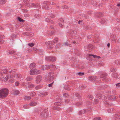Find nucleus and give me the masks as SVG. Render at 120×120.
<instances>
[{
	"mask_svg": "<svg viewBox=\"0 0 120 120\" xmlns=\"http://www.w3.org/2000/svg\"><path fill=\"white\" fill-rule=\"evenodd\" d=\"M92 56H93L94 58H96L97 59H99L100 58V56H98L94 55H92Z\"/></svg>",
	"mask_w": 120,
	"mask_h": 120,
	"instance_id": "obj_27",
	"label": "nucleus"
},
{
	"mask_svg": "<svg viewBox=\"0 0 120 120\" xmlns=\"http://www.w3.org/2000/svg\"><path fill=\"white\" fill-rule=\"evenodd\" d=\"M8 94V90L7 88L2 89L0 90V98H3L6 97Z\"/></svg>",
	"mask_w": 120,
	"mask_h": 120,
	"instance_id": "obj_1",
	"label": "nucleus"
},
{
	"mask_svg": "<svg viewBox=\"0 0 120 120\" xmlns=\"http://www.w3.org/2000/svg\"><path fill=\"white\" fill-rule=\"evenodd\" d=\"M35 74H39L40 73V71L39 70L37 69H35Z\"/></svg>",
	"mask_w": 120,
	"mask_h": 120,
	"instance_id": "obj_23",
	"label": "nucleus"
},
{
	"mask_svg": "<svg viewBox=\"0 0 120 120\" xmlns=\"http://www.w3.org/2000/svg\"><path fill=\"white\" fill-rule=\"evenodd\" d=\"M19 90H13L12 92V94L14 95H15L18 94L19 93Z\"/></svg>",
	"mask_w": 120,
	"mask_h": 120,
	"instance_id": "obj_10",
	"label": "nucleus"
},
{
	"mask_svg": "<svg viewBox=\"0 0 120 120\" xmlns=\"http://www.w3.org/2000/svg\"><path fill=\"white\" fill-rule=\"evenodd\" d=\"M13 71V70H12L11 71H11H9L8 70H7L6 69H3V72L4 73H7V71H9L10 73H11V72L13 73V72H14V71Z\"/></svg>",
	"mask_w": 120,
	"mask_h": 120,
	"instance_id": "obj_21",
	"label": "nucleus"
},
{
	"mask_svg": "<svg viewBox=\"0 0 120 120\" xmlns=\"http://www.w3.org/2000/svg\"><path fill=\"white\" fill-rule=\"evenodd\" d=\"M23 2L26 3H28L29 2V0H23Z\"/></svg>",
	"mask_w": 120,
	"mask_h": 120,
	"instance_id": "obj_45",
	"label": "nucleus"
},
{
	"mask_svg": "<svg viewBox=\"0 0 120 120\" xmlns=\"http://www.w3.org/2000/svg\"><path fill=\"white\" fill-rule=\"evenodd\" d=\"M34 86L32 84H31L30 85H28V87H32Z\"/></svg>",
	"mask_w": 120,
	"mask_h": 120,
	"instance_id": "obj_48",
	"label": "nucleus"
},
{
	"mask_svg": "<svg viewBox=\"0 0 120 120\" xmlns=\"http://www.w3.org/2000/svg\"><path fill=\"white\" fill-rule=\"evenodd\" d=\"M117 6L120 7V3H118L117 5Z\"/></svg>",
	"mask_w": 120,
	"mask_h": 120,
	"instance_id": "obj_61",
	"label": "nucleus"
},
{
	"mask_svg": "<svg viewBox=\"0 0 120 120\" xmlns=\"http://www.w3.org/2000/svg\"><path fill=\"white\" fill-rule=\"evenodd\" d=\"M99 15L98 16V17H101L102 16L101 13H99Z\"/></svg>",
	"mask_w": 120,
	"mask_h": 120,
	"instance_id": "obj_56",
	"label": "nucleus"
},
{
	"mask_svg": "<svg viewBox=\"0 0 120 120\" xmlns=\"http://www.w3.org/2000/svg\"><path fill=\"white\" fill-rule=\"evenodd\" d=\"M91 38V35H88L87 36V38L89 39H90V38Z\"/></svg>",
	"mask_w": 120,
	"mask_h": 120,
	"instance_id": "obj_54",
	"label": "nucleus"
},
{
	"mask_svg": "<svg viewBox=\"0 0 120 120\" xmlns=\"http://www.w3.org/2000/svg\"><path fill=\"white\" fill-rule=\"evenodd\" d=\"M19 82H16L15 83V85L16 86H17L19 85Z\"/></svg>",
	"mask_w": 120,
	"mask_h": 120,
	"instance_id": "obj_46",
	"label": "nucleus"
},
{
	"mask_svg": "<svg viewBox=\"0 0 120 120\" xmlns=\"http://www.w3.org/2000/svg\"><path fill=\"white\" fill-rule=\"evenodd\" d=\"M110 70L112 72H114L116 71V69H114L113 68H111Z\"/></svg>",
	"mask_w": 120,
	"mask_h": 120,
	"instance_id": "obj_32",
	"label": "nucleus"
},
{
	"mask_svg": "<svg viewBox=\"0 0 120 120\" xmlns=\"http://www.w3.org/2000/svg\"><path fill=\"white\" fill-rule=\"evenodd\" d=\"M37 103L34 102H32L30 104V105L31 106H34L36 105Z\"/></svg>",
	"mask_w": 120,
	"mask_h": 120,
	"instance_id": "obj_20",
	"label": "nucleus"
},
{
	"mask_svg": "<svg viewBox=\"0 0 120 120\" xmlns=\"http://www.w3.org/2000/svg\"><path fill=\"white\" fill-rule=\"evenodd\" d=\"M68 96V94L67 93H65L64 94V96L65 97H67Z\"/></svg>",
	"mask_w": 120,
	"mask_h": 120,
	"instance_id": "obj_40",
	"label": "nucleus"
},
{
	"mask_svg": "<svg viewBox=\"0 0 120 120\" xmlns=\"http://www.w3.org/2000/svg\"><path fill=\"white\" fill-rule=\"evenodd\" d=\"M55 105L57 106H60L61 105V104L59 102H56L54 103Z\"/></svg>",
	"mask_w": 120,
	"mask_h": 120,
	"instance_id": "obj_24",
	"label": "nucleus"
},
{
	"mask_svg": "<svg viewBox=\"0 0 120 120\" xmlns=\"http://www.w3.org/2000/svg\"><path fill=\"white\" fill-rule=\"evenodd\" d=\"M29 5L31 6V7H40V6L39 5H37V6L36 5H35L33 3H32L31 4H29Z\"/></svg>",
	"mask_w": 120,
	"mask_h": 120,
	"instance_id": "obj_16",
	"label": "nucleus"
},
{
	"mask_svg": "<svg viewBox=\"0 0 120 120\" xmlns=\"http://www.w3.org/2000/svg\"><path fill=\"white\" fill-rule=\"evenodd\" d=\"M47 45H53L54 44V43H52L51 41H48L45 43Z\"/></svg>",
	"mask_w": 120,
	"mask_h": 120,
	"instance_id": "obj_22",
	"label": "nucleus"
},
{
	"mask_svg": "<svg viewBox=\"0 0 120 120\" xmlns=\"http://www.w3.org/2000/svg\"><path fill=\"white\" fill-rule=\"evenodd\" d=\"M24 108L27 109L29 108V105H24L23 106Z\"/></svg>",
	"mask_w": 120,
	"mask_h": 120,
	"instance_id": "obj_28",
	"label": "nucleus"
},
{
	"mask_svg": "<svg viewBox=\"0 0 120 120\" xmlns=\"http://www.w3.org/2000/svg\"><path fill=\"white\" fill-rule=\"evenodd\" d=\"M65 89L66 90H70V88L69 87H68L67 88H65Z\"/></svg>",
	"mask_w": 120,
	"mask_h": 120,
	"instance_id": "obj_57",
	"label": "nucleus"
},
{
	"mask_svg": "<svg viewBox=\"0 0 120 120\" xmlns=\"http://www.w3.org/2000/svg\"><path fill=\"white\" fill-rule=\"evenodd\" d=\"M86 87V86H85L83 87V88H82V86H81L80 87V88L81 89H82Z\"/></svg>",
	"mask_w": 120,
	"mask_h": 120,
	"instance_id": "obj_53",
	"label": "nucleus"
},
{
	"mask_svg": "<svg viewBox=\"0 0 120 120\" xmlns=\"http://www.w3.org/2000/svg\"><path fill=\"white\" fill-rule=\"evenodd\" d=\"M9 77L10 78H12L11 76H10V75H6V76L2 77L1 79V80L6 82L7 81L8 79H9Z\"/></svg>",
	"mask_w": 120,
	"mask_h": 120,
	"instance_id": "obj_4",
	"label": "nucleus"
},
{
	"mask_svg": "<svg viewBox=\"0 0 120 120\" xmlns=\"http://www.w3.org/2000/svg\"><path fill=\"white\" fill-rule=\"evenodd\" d=\"M116 40V38L115 36V35L113 34L112 35L111 40L112 43H115Z\"/></svg>",
	"mask_w": 120,
	"mask_h": 120,
	"instance_id": "obj_7",
	"label": "nucleus"
},
{
	"mask_svg": "<svg viewBox=\"0 0 120 120\" xmlns=\"http://www.w3.org/2000/svg\"><path fill=\"white\" fill-rule=\"evenodd\" d=\"M4 42V41L3 40H0V44H1Z\"/></svg>",
	"mask_w": 120,
	"mask_h": 120,
	"instance_id": "obj_52",
	"label": "nucleus"
},
{
	"mask_svg": "<svg viewBox=\"0 0 120 120\" xmlns=\"http://www.w3.org/2000/svg\"><path fill=\"white\" fill-rule=\"evenodd\" d=\"M99 65L100 66H102L103 65V64L102 63H100L99 64Z\"/></svg>",
	"mask_w": 120,
	"mask_h": 120,
	"instance_id": "obj_60",
	"label": "nucleus"
},
{
	"mask_svg": "<svg viewBox=\"0 0 120 120\" xmlns=\"http://www.w3.org/2000/svg\"><path fill=\"white\" fill-rule=\"evenodd\" d=\"M116 86H120V83H118L116 84Z\"/></svg>",
	"mask_w": 120,
	"mask_h": 120,
	"instance_id": "obj_51",
	"label": "nucleus"
},
{
	"mask_svg": "<svg viewBox=\"0 0 120 120\" xmlns=\"http://www.w3.org/2000/svg\"><path fill=\"white\" fill-rule=\"evenodd\" d=\"M53 82H53L52 83L50 84H49V87H52V84L53 83Z\"/></svg>",
	"mask_w": 120,
	"mask_h": 120,
	"instance_id": "obj_49",
	"label": "nucleus"
},
{
	"mask_svg": "<svg viewBox=\"0 0 120 120\" xmlns=\"http://www.w3.org/2000/svg\"><path fill=\"white\" fill-rule=\"evenodd\" d=\"M15 52L14 51H11V52H10L11 54H13Z\"/></svg>",
	"mask_w": 120,
	"mask_h": 120,
	"instance_id": "obj_58",
	"label": "nucleus"
},
{
	"mask_svg": "<svg viewBox=\"0 0 120 120\" xmlns=\"http://www.w3.org/2000/svg\"><path fill=\"white\" fill-rule=\"evenodd\" d=\"M36 65L34 63H33L30 64V68H34L36 67Z\"/></svg>",
	"mask_w": 120,
	"mask_h": 120,
	"instance_id": "obj_15",
	"label": "nucleus"
},
{
	"mask_svg": "<svg viewBox=\"0 0 120 120\" xmlns=\"http://www.w3.org/2000/svg\"><path fill=\"white\" fill-rule=\"evenodd\" d=\"M53 66L52 65H50V66H46V65H44L43 66H42V69H48L50 67H53Z\"/></svg>",
	"mask_w": 120,
	"mask_h": 120,
	"instance_id": "obj_8",
	"label": "nucleus"
},
{
	"mask_svg": "<svg viewBox=\"0 0 120 120\" xmlns=\"http://www.w3.org/2000/svg\"><path fill=\"white\" fill-rule=\"evenodd\" d=\"M10 76H11V77H12V78H10V77H9V79L10 80V81L12 83H13L14 82V80L13 79H14L15 77H14V76H13V75H10Z\"/></svg>",
	"mask_w": 120,
	"mask_h": 120,
	"instance_id": "obj_18",
	"label": "nucleus"
},
{
	"mask_svg": "<svg viewBox=\"0 0 120 120\" xmlns=\"http://www.w3.org/2000/svg\"><path fill=\"white\" fill-rule=\"evenodd\" d=\"M112 76L113 77L117 78L118 79H120V76L118 75L116 73H113L112 75Z\"/></svg>",
	"mask_w": 120,
	"mask_h": 120,
	"instance_id": "obj_9",
	"label": "nucleus"
},
{
	"mask_svg": "<svg viewBox=\"0 0 120 120\" xmlns=\"http://www.w3.org/2000/svg\"><path fill=\"white\" fill-rule=\"evenodd\" d=\"M82 104V103L81 102H78L76 103L77 105H81Z\"/></svg>",
	"mask_w": 120,
	"mask_h": 120,
	"instance_id": "obj_41",
	"label": "nucleus"
},
{
	"mask_svg": "<svg viewBox=\"0 0 120 120\" xmlns=\"http://www.w3.org/2000/svg\"><path fill=\"white\" fill-rule=\"evenodd\" d=\"M116 118L117 119H120V115H117L116 116Z\"/></svg>",
	"mask_w": 120,
	"mask_h": 120,
	"instance_id": "obj_50",
	"label": "nucleus"
},
{
	"mask_svg": "<svg viewBox=\"0 0 120 120\" xmlns=\"http://www.w3.org/2000/svg\"><path fill=\"white\" fill-rule=\"evenodd\" d=\"M35 69L33 70H31L30 71V74L31 75H33L35 74Z\"/></svg>",
	"mask_w": 120,
	"mask_h": 120,
	"instance_id": "obj_17",
	"label": "nucleus"
},
{
	"mask_svg": "<svg viewBox=\"0 0 120 120\" xmlns=\"http://www.w3.org/2000/svg\"><path fill=\"white\" fill-rule=\"evenodd\" d=\"M96 77L95 76H90L88 78V79L90 81H94L96 79Z\"/></svg>",
	"mask_w": 120,
	"mask_h": 120,
	"instance_id": "obj_11",
	"label": "nucleus"
},
{
	"mask_svg": "<svg viewBox=\"0 0 120 120\" xmlns=\"http://www.w3.org/2000/svg\"><path fill=\"white\" fill-rule=\"evenodd\" d=\"M54 58L53 60H52V62L55 61L56 60V58L54 56H47L45 57V59L46 60L48 61H51V58Z\"/></svg>",
	"mask_w": 120,
	"mask_h": 120,
	"instance_id": "obj_3",
	"label": "nucleus"
},
{
	"mask_svg": "<svg viewBox=\"0 0 120 120\" xmlns=\"http://www.w3.org/2000/svg\"><path fill=\"white\" fill-rule=\"evenodd\" d=\"M88 47L90 49H92L93 47V45H89V46Z\"/></svg>",
	"mask_w": 120,
	"mask_h": 120,
	"instance_id": "obj_44",
	"label": "nucleus"
},
{
	"mask_svg": "<svg viewBox=\"0 0 120 120\" xmlns=\"http://www.w3.org/2000/svg\"><path fill=\"white\" fill-rule=\"evenodd\" d=\"M106 22V20L104 19H101V23H105Z\"/></svg>",
	"mask_w": 120,
	"mask_h": 120,
	"instance_id": "obj_26",
	"label": "nucleus"
},
{
	"mask_svg": "<svg viewBox=\"0 0 120 120\" xmlns=\"http://www.w3.org/2000/svg\"><path fill=\"white\" fill-rule=\"evenodd\" d=\"M18 19L19 20V21L20 22H24V20L20 18H18Z\"/></svg>",
	"mask_w": 120,
	"mask_h": 120,
	"instance_id": "obj_30",
	"label": "nucleus"
},
{
	"mask_svg": "<svg viewBox=\"0 0 120 120\" xmlns=\"http://www.w3.org/2000/svg\"><path fill=\"white\" fill-rule=\"evenodd\" d=\"M44 113L41 114V116L43 117H47L48 116V114L47 113L46 114V112H44Z\"/></svg>",
	"mask_w": 120,
	"mask_h": 120,
	"instance_id": "obj_19",
	"label": "nucleus"
},
{
	"mask_svg": "<svg viewBox=\"0 0 120 120\" xmlns=\"http://www.w3.org/2000/svg\"><path fill=\"white\" fill-rule=\"evenodd\" d=\"M6 2V0H0V4H3Z\"/></svg>",
	"mask_w": 120,
	"mask_h": 120,
	"instance_id": "obj_25",
	"label": "nucleus"
},
{
	"mask_svg": "<svg viewBox=\"0 0 120 120\" xmlns=\"http://www.w3.org/2000/svg\"><path fill=\"white\" fill-rule=\"evenodd\" d=\"M42 79L41 76L40 75H38L36 77V82L37 84L41 82Z\"/></svg>",
	"mask_w": 120,
	"mask_h": 120,
	"instance_id": "obj_5",
	"label": "nucleus"
},
{
	"mask_svg": "<svg viewBox=\"0 0 120 120\" xmlns=\"http://www.w3.org/2000/svg\"><path fill=\"white\" fill-rule=\"evenodd\" d=\"M100 119L101 118L99 117H96L94 118V120H101Z\"/></svg>",
	"mask_w": 120,
	"mask_h": 120,
	"instance_id": "obj_36",
	"label": "nucleus"
},
{
	"mask_svg": "<svg viewBox=\"0 0 120 120\" xmlns=\"http://www.w3.org/2000/svg\"><path fill=\"white\" fill-rule=\"evenodd\" d=\"M110 43H108L107 45V46L108 47H109V46H110Z\"/></svg>",
	"mask_w": 120,
	"mask_h": 120,
	"instance_id": "obj_63",
	"label": "nucleus"
},
{
	"mask_svg": "<svg viewBox=\"0 0 120 120\" xmlns=\"http://www.w3.org/2000/svg\"><path fill=\"white\" fill-rule=\"evenodd\" d=\"M55 109L56 110H59L60 109V108L58 106H56L55 107Z\"/></svg>",
	"mask_w": 120,
	"mask_h": 120,
	"instance_id": "obj_33",
	"label": "nucleus"
},
{
	"mask_svg": "<svg viewBox=\"0 0 120 120\" xmlns=\"http://www.w3.org/2000/svg\"><path fill=\"white\" fill-rule=\"evenodd\" d=\"M27 84H26V83H23L22 85L24 86H27Z\"/></svg>",
	"mask_w": 120,
	"mask_h": 120,
	"instance_id": "obj_64",
	"label": "nucleus"
},
{
	"mask_svg": "<svg viewBox=\"0 0 120 120\" xmlns=\"http://www.w3.org/2000/svg\"><path fill=\"white\" fill-rule=\"evenodd\" d=\"M88 97L90 99H92L93 98L92 96L91 95H89L88 96Z\"/></svg>",
	"mask_w": 120,
	"mask_h": 120,
	"instance_id": "obj_35",
	"label": "nucleus"
},
{
	"mask_svg": "<svg viewBox=\"0 0 120 120\" xmlns=\"http://www.w3.org/2000/svg\"><path fill=\"white\" fill-rule=\"evenodd\" d=\"M107 98L109 100H115V96H112L109 95L108 96Z\"/></svg>",
	"mask_w": 120,
	"mask_h": 120,
	"instance_id": "obj_12",
	"label": "nucleus"
},
{
	"mask_svg": "<svg viewBox=\"0 0 120 120\" xmlns=\"http://www.w3.org/2000/svg\"><path fill=\"white\" fill-rule=\"evenodd\" d=\"M98 100L97 99H95L94 100V103L97 104L98 103Z\"/></svg>",
	"mask_w": 120,
	"mask_h": 120,
	"instance_id": "obj_39",
	"label": "nucleus"
},
{
	"mask_svg": "<svg viewBox=\"0 0 120 120\" xmlns=\"http://www.w3.org/2000/svg\"><path fill=\"white\" fill-rule=\"evenodd\" d=\"M75 96L77 98L79 99L80 97V95L78 94H75Z\"/></svg>",
	"mask_w": 120,
	"mask_h": 120,
	"instance_id": "obj_31",
	"label": "nucleus"
},
{
	"mask_svg": "<svg viewBox=\"0 0 120 120\" xmlns=\"http://www.w3.org/2000/svg\"><path fill=\"white\" fill-rule=\"evenodd\" d=\"M36 88L37 89H39L40 88L39 87V86H36Z\"/></svg>",
	"mask_w": 120,
	"mask_h": 120,
	"instance_id": "obj_59",
	"label": "nucleus"
},
{
	"mask_svg": "<svg viewBox=\"0 0 120 120\" xmlns=\"http://www.w3.org/2000/svg\"><path fill=\"white\" fill-rule=\"evenodd\" d=\"M58 38H55L54 39V43H55L56 42L58 41Z\"/></svg>",
	"mask_w": 120,
	"mask_h": 120,
	"instance_id": "obj_43",
	"label": "nucleus"
},
{
	"mask_svg": "<svg viewBox=\"0 0 120 120\" xmlns=\"http://www.w3.org/2000/svg\"><path fill=\"white\" fill-rule=\"evenodd\" d=\"M115 63L116 64H117L118 65H120V61L119 60L116 61Z\"/></svg>",
	"mask_w": 120,
	"mask_h": 120,
	"instance_id": "obj_38",
	"label": "nucleus"
},
{
	"mask_svg": "<svg viewBox=\"0 0 120 120\" xmlns=\"http://www.w3.org/2000/svg\"><path fill=\"white\" fill-rule=\"evenodd\" d=\"M29 45L30 47H32L34 45V44L33 43H29Z\"/></svg>",
	"mask_w": 120,
	"mask_h": 120,
	"instance_id": "obj_37",
	"label": "nucleus"
},
{
	"mask_svg": "<svg viewBox=\"0 0 120 120\" xmlns=\"http://www.w3.org/2000/svg\"><path fill=\"white\" fill-rule=\"evenodd\" d=\"M78 75H79L82 76L84 75V73L83 72H79L78 73Z\"/></svg>",
	"mask_w": 120,
	"mask_h": 120,
	"instance_id": "obj_34",
	"label": "nucleus"
},
{
	"mask_svg": "<svg viewBox=\"0 0 120 120\" xmlns=\"http://www.w3.org/2000/svg\"><path fill=\"white\" fill-rule=\"evenodd\" d=\"M12 75L14 76L15 78H16L19 80L21 79L22 77L21 75L20 74L17 73L15 74L14 73Z\"/></svg>",
	"mask_w": 120,
	"mask_h": 120,
	"instance_id": "obj_6",
	"label": "nucleus"
},
{
	"mask_svg": "<svg viewBox=\"0 0 120 120\" xmlns=\"http://www.w3.org/2000/svg\"><path fill=\"white\" fill-rule=\"evenodd\" d=\"M59 26L60 27H62V24L60 23V24H59Z\"/></svg>",
	"mask_w": 120,
	"mask_h": 120,
	"instance_id": "obj_62",
	"label": "nucleus"
},
{
	"mask_svg": "<svg viewBox=\"0 0 120 120\" xmlns=\"http://www.w3.org/2000/svg\"><path fill=\"white\" fill-rule=\"evenodd\" d=\"M69 101V99L66 100L65 101V102L66 103H68Z\"/></svg>",
	"mask_w": 120,
	"mask_h": 120,
	"instance_id": "obj_55",
	"label": "nucleus"
},
{
	"mask_svg": "<svg viewBox=\"0 0 120 120\" xmlns=\"http://www.w3.org/2000/svg\"><path fill=\"white\" fill-rule=\"evenodd\" d=\"M36 94L35 92H33L31 94V95L32 96H34Z\"/></svg>",
	"mask_w": 120,
	"mask_h": 120,
	"instance_id": "obj_47",
	"label": "nucleus"
},
{
	"mask_svg": "<svg viewBox=\"0 0 120 120\" xmlns=\"http://www.w3.org/2000/svg\"><path fill=\"white\" fill-rule=\"evenodd\" d=\"M87 110L83 109L79 111V115H81L82 114H84L87 111Z\"/></svg>",
	"mask_w": 120,
	"mask_h": 120,
	"instance_id": "obj_13",
	"label": "nucleus"
},
{
	"mask_svg": "<svg viewBox=\"0 0 120 120\" xmlns=\"http://www.w3.org/2000/svg\"><path fill=\"white\" fill-rule=\"evenodd\" d=\"M97 95L98 97L100 99H104L105 98H104V96H103L101 94H97Z\"/></svg>",
	"mask_w": 120,
	"mask_h": 120,
	"instance_id": "obj_14",
	"label": "nucleus"
},
{
	"mask_svg": "<svg viewBox=\"0 0 120 120\" xmlns=\"http://www.w3.org/2000/svg\"><path fill=\"white\" fill-rule=\"evenodd\" d=\"M31 99L30 97L29 96H26L25 97V99L27 100H29Z\"/></svg>",
	"mask_w": 120,
	"mask_h": 120,
	"instance_id": "obj_29",
	"label": "nucleus"
},
{
	"mask_svg": "<svg viewBox=\"0 0 120 120\" xmlns=\"http://www.w3.org/2000/svg\"><path fill=\"white\" fill-rule=\"evenodd\" d=\"M47 79L49 81H52L53 79V74L52 72H50L47 74L46 75Z\"/></svg>",
	"mask_w": 120,
	"mask_h": 120,
	"instance_id": "obj_2",
	"label": "nucleus"
},
{
	"mask_svg": "<svg viewBox=\"0 0 120 120\" xmlns=\"http://www.w3.org/2000/svg\"><path fill=\"white\" fill-rule=\"evenodd\" d=\"M82 16H83L85 17V18H86L87 19H88L89 18V17L87 16L86 15H85L83 14V15H82Z\"/></svg>",
	"mask_w": 120,
	"mask_h": 120,
	"instance_id": "obj_42",
	"label": "nucleus"
}]
</instances>
